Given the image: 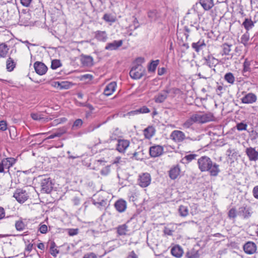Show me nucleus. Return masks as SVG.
Instances as JSON below:
<instances>
[{
  "label": "nucleus",
  "mask_w": 258,
  "mask_h": 258,
  "mask_svg": "<svg viewBox=\"0 0 258 258\" xmlns=\"http://www.w3.org/2000/svg\"><path fill=\"white\" fill-rule=\"evenodd\" d=\"M198 167L201 172H208L211 176H216L220 172L219 165L208 156H203L198 160Z\"/></svg>",
  "instance_id": "obj_1"
},
{
  "label": "nucleus",
  "mask_w": 258,
  "mask_h": 258,
  "mask_svg": "<svg viewBox=\"0 0 258 258\" xmlns=\"http://www.w3.org/2000/svg\"><path fill=\"white\" fill-rule=\"evenodd\" d=\"M145 70L141 64H136L133 67L130 72L131 77L134 79H139L145 74Z\"/></svg>",
  "instance_id": "obj_2"
},
{
  "label": "nucleus",
  "mask_w": 258,
  "mask_h": 258,
  "mask_svg": "<svg viewBox=\"0 0 258 258\" xmlns=\"http://www.w3.org/2000/svg\"><path fill=\"white\" fill-rule=\"evenodd\" d=\"M170 139L175 142L179 143L182 142L184 139H189L192 141L196 140V139H191L190 137H186L185 134L179 130H174L170 135Z\"/></svg>",
  "instance_id": "obj_3"
},
{
  "label": "nucleus",
  "mask_w": 258,
  "mask_h": 258,
  "mask_svg": "<svg viewBox=\"0 0 258 258\" xmlns=\"http://www.w3.org/2000/svg\"><path fill=\"white\" fill-rule=\"evenodd\" d=\"M41 190L42 192L49 194L52 189L51 180L49 177H42L40 180Z\"/></svg>",
  "instance_id": "obj_4"
},
{
  "label": "nucleus",
  "mask_w": 258,
  "mask_h": 258,
  "mask_svg": "<svg viewBox=\"0 0 258 258\" xmlns=\"http://www.w3.org/2000/svg\"><path fill=\"white\" fill-rule=\"evenodd\" d=\"M13 197L15 198L18 203L23 204L28 200L29 195L26 190L18 188L14 193Z\"/></svg>",
  "instance_id": "obj_5"
},
{
  "label": "nucleus",
  "mask_w": 258,
  "mask_h": 258,
  "mask_svg": "<svg viewBox=\"0 0 258 258\" xmlns=\"http://www.w3.org/2000/svg\"><path fill=\"white\" fill-rule=\"evenodd\" d=\"M198 71L200 72L198 74V76L200 78L207 79L210 78L212 76V68L206 66V64H203L201 67H199Z\"/></svg>",
  "instance_id": "obj_6"
},
{
  "label": "nucleus",
  "mask_w": 258,
  "mask_h": 258,
  "mask_svg": "<svg viewBox=\"0 0 258 258\" xmlns=\"http://www.w3.org/2000/svg\"><path fill=\"white\" fill-rule=\"evenodd\" d=\"M151 175L148 173H143L139 176V185L142 187H146L149 186L151 183Z\"/></svg>",
  "instance_id": "obj_7"
},
{
  "label": "nucleus",
  "mask_w": 258,
  "mask_h": 258,
  "mask_svg": "<svg viewBox=\"0 0 258 258\" xmlns=\"http://www.w3.org/2000/svg\"><path fill=\"white\" fill-rule=\"evenodd\" d=\"M196 121L198 123H203L213 120V114H195L194 115Z\"/></svg>",
  "instance_id": "obj_8"
},
{
  "label": "nucleus",
  "mask_w": 258,
  "mask_h": 258,
  "mask_svg": "<svg viewBox=\"0 0 258 258\" xmlns=\"http://www.w3.org/2000/svg\"><path fill=\"white\" fill-rule=\"evenodd\" d=\"M245 154L250 161H256L258 160V150L255 148L248 147L245 150Z\"/></svg>",
  "instance_id": "obj_9"
},
{
  "label": "nucleus",
  "mask_w": 258,
  "mask_h": 258,
  "mask_svg": "<svg viewBox=\"0 0 258 258\" xmlns=\"http://www.w3.org/2000/svg\"><path fill=\"white\" fill-rule=\"evenodd\" d=\"M237 213L244 219L248 218L252 214L251 208L247 206H242L238 209Z\"/></svg>",
  "instance_id": "obj_10"
},
{
  "label": "nucleus",
  "mask_w": 258,
  "mask_h": 258,
  "mask_svg": "<svg viewBox=\"0 0 258 258\" xmlns=\"http://www.w3.org/2000/svg\"><path fill=\"white\" fill-rule=\"evenodd\" d=\"M243 248L246 253L252 254L256 251L257 246L253 242L248 241L244 244Z\"/></svg>",
  "instance_id": "obj_11"
},
{
  "label": "nucleus",
  "mask_w": 258,
  "mask_h": 258,
  "mask_svg": "<svg viewBox=\"0 0 258 258\" xmlns=\"http://www.w3.org/2000/svg\"><path fill=\"white\" fill-rule=\"evenodd\" d=\"M204 60L205 62L203 64H206V66L211 68L216 67L219 62L218 59L214 57L212 54H209L207 56L204 57Z\"/></svg>",
  "instance_id": "obj_12"
},
{
  "label": "nucleus",
  "mask_w": 258,
  "mask_h": 258,
  "mask_svg": "<svg viewBox=\"0 0 258 258\" xmlns=\"http://www.w3.org/2000/svg\"><path fill=\"white\" fill-rule=\"evenodd\" d=\"M34 68L36 73L39 75L45 74L47 71V67L44 63L39 61H36L34 63Z\"/></svg>",
  "instance_id": "obj_13"
},
{
  "label": "nucleus",
  "mask_w": 258,
  "mask_h": 258,
  "mask_svg": "<svg viewBox=\"0 0 258 258\" xmlns=\"http://www.w3.org/2000/svg\"><path fill=\"white\" fill-rule=\"evenodd\" d=\"M116 149L120 153H124L130 146V141L127 140L118 139Z\"/></svg>",
  "instance_id": "obj_14"
},
{
  "label": "nucleus",
  "mask_w": 258,
  "mask_h": 258,
  "mask_svg": "<svg viewBox=\"0 0 258 258\" xmlns=\"http://www.w3.org/2000/svg\"><path fill=\"white\" fill-rule=\"evenodd\" d=\"M114 206L117 212L119 213H123L125 212L126 209L127 203L125 200L120 199L115 202Z\"/></svg>",
  "instance_id": "obj_15"
},
{
  "label": "nucleus",
  "mask_w": 258,
  "mask_h": 258,
  "mask_svg": "<svg viewBox=\"0 0 258 258\" xmlns=\"http://www.w3.org/2000/svg\"><path fill=\"white\" fill-rule=\"evenodd\" d=\"M257 97L256 95L253 93H248L246 94L241 99L242 103L244 104H252L256 102Z\"/></svg>",
  "instance_id": "obj_16"
},
{
  "label": "nucleus",
  "mask_w": 258,
  "mask_h": 258,
  "mask_svg": "<svg viewBox=\"0 0 258 258\" xmlns=\"http://www.w3.org/2000/svg\"><path fill=\"white\" fill-rule=\"evenodd\" d=\"M163 152V147L159 145L153 146L150 148V154L153 157L160 156Z\"/></svg>",
  "instance_id": "obj_17"
},
{
  "label": "nucleus",
  "mask_w": 258,
  "mask_h": 258,
  "mask_svg": "<svg viewBox=\"0 0 258 258\" xmlns=\"http://www.w3.org/2000/svg\"><path fill=\"white\" fill-rule=\"evenodd\" d=\"M171 254L177 258H180L183 253L182 248L179 245H175L171 249Z\"/></svg>",
  "instance_id": "obj_18"
},
{
  "label": "nucleus",
  "mask_w": 258,
  "mask_h": 258,
  "mask_svg": "<svg viewBox=\"0 0 258 258\" xmlns=\"http://www.w3.org/2000/svg\"><path fill=\"white\" fill-rule=\"evenodd\" d=\"M123 43V41L122 40H120L118 41L114 40L111 43H108L106 44L105 49L106 50H116L120 47Z\"/></svg>",
  "instance_id": "obj_19"
},
{
  "label": "nucleus",
  "mask_w": 258,
  "mask_h": 258,
  "mask_svg": "<svg viewBox=\"0 0 258 258\" xmlns=\"http://www.w3.org/2000/svg\"><path fill=\"white\" fill-rule=\"evenodd\" d=\"M31 19V15L28 12L23 11L19 15L20 22L23 25L28 23Z\"/></svg>",
  "instance_id": "obj_20"
},
{
  "label": "nucleus",
  "mask_w": 258,
  "mask_h": 258,
  "mask_svg": "<svg viewBox=\"0 0 258 258\" xmlns=\"http://www.w3.org/2000/svg\"><path fill=\"white\" fill-rule=\"evenodd\" d=\"M116 83L115 82H112L108 84L104 90V94L107 96L111 95L115 90L116 88Z\"/></svg>",
  "instance_id": "obj_21"
},
{
  "label": "nucleus",
  "mask_w": 258,
  "mask_h": 258,
  "mask_svg": "<svg viewBox=\"0 0 258 258\" xmlns=\"http://www.w3.org/2000/svg\"><path fill=\"white\" fill-rule=\"evenodd\" d=\"M199 3L205 11H209L214 6V0H200Z\"/></svg>",
  "instance_id": "obj_22"
},
{
  "label": "nucleus",
  "mask_w": 258,
  "mask_h": 258,
  "mask_svg": "<svg viewBox=\"0 0 258 258\" xmlns=\"http://www.w3.org/2000/svg\"><path fill=\"white\" fill-rule=\"evenodd\" d=\"M168 96V92L166 89L162 91L161 92L158 93L154 97L155 101L156 103H162L167 98Z\"/></svg>",
  "instance_id": "obj_23"
},
{
  "label": "nucleus",
  "mask_w": 258,
  "mask_h": 258,
  "mask_svg": "<svg viewBox=\"0 0 258 258\" xmlns=\"http://www.w3.org/2000/svg\"><path fill=\"white\" fill-rule=\"evenodd\" d=\"M81 61L85 66H91L93 65V59L90 55L82 54L81 55Z\"/></svg>",
  "instance_id": "obj_24"
},
{
  "label": "nucleus",
  "mask_w": 258,
  "mask_h": 258,
  "mask_svg": "<svg viewBox=\"0 0 258 258\" xmlns=\"http://www.w3.org/2000/svg\"><path fill=\"white\" fill-rule=\"evenodd\" d=\"M206 45L204 39H200L197 42H193L191 44L192 48L197 52H199L203 47Z\"/></svg>",
  "instance_id": "obj_25"
},
{
  "label": "nucleus",
  "mask_w": 258,
  "mask_h": 258,
  "mask_svg": "<svg viewBox=\"0 0 258 258\" xmlns=\"http://www.w3.org/2000/svg\"><path fill=\"white\" fill-rule=\"evenodd\" d=\"M180 172V169L178 165L174 166L169 171V176L172 179H176Z\"/></svg>",
  "instance_id": "obj_26"
},
{
  "label": "nucleus",
  "mask_w": 258,
  "mask_h": 258,
  "mask_svg": "<svg viewBox=\"0 0 258 258\" xmlns=\"http://www.w3.org/2000/svg\"><path fill=\"white\" fill-rule=\"evenodd\" d=\"M95 38L100 41H106L108 37L107 34L105 31H97L95 32Z\"/></svg>",
  "instance_id": "obj_27"
},
{
  "label": "nucleus",
  "mask_w": 258,
  "mask_h": 258,
  "mask_svg": "<svg viewBox=\"0 0 258 258\" xmlns=\"http://www.w3.org/2000/svg\"><path fill=\"white\" fill-rule=\"evenodd\" d=\"M155 131L156 130L153 126H149L144 130L145 138L147 139H150L155 135Z\"/></svg>",
  "instance_id": "obj_28"
},
{
  "label": "nucleus",
  "mask_w": 258,
  "mask_h": 258,
  "mask_svg": "<svg viewBox=\"0 0 258 258\" xmlns=\"http://www.w3.org/2000/svg\"><path fill=\"white\" fill-rule=\"evenodd\" d=\"M198 14L195 10L192 11V12H188L187 13L185 18L187 21H190L191 23H193L196 24L197 21Z\"/></svg>",
  "instance_id": "obj_29"
},
{
  "label": "nucleus",
  "mask_w": 258,
  "mask_h": 258,
  "mask_svg": "<svg viewBox=\"0 0 258 258\" xmlns=\"http://www.w3.org/2000/svg\"><path fill=\"white\" fill-rule=\"evenodd\" d=\"M53 86L59 89H68L70 87L71 84L67 81L54 82Z\"/></svg>",
  "instance_id": "obj_30"
},
{
  "label": "nucleus",
  "mask_w": 258,
  "mask_h": 258,
  "mask_svg": "<svg viewBox=\"0 0 258 258\" xmlns=\"http://www.w3.org/2000/svg\"><path fill=\"white\" fill-rule=\"evenodd\" d=\"M232 44H228L227 43H224L221 45V48L222 50L220 52L221 54L223 55H229L230 54V52L231 51V47L232 46Z\"/></svg>",
  "instance_id": "obj_31"
},
{
  "label": "nucleus",
  "mask_w": 258,
  "mask_h": 258,
  "mask_svg": "<svg viewBox=\"0 0 258 258\" xmlns=\"http://www.w3.org/2000/svg\"><path fill=\"white\" fill-rule=\"evenodd\" d=\"M9 47L5 43H0V57L5 58L7 56Z\"/></svg>",
  "instance_id": "obj_32"
},
{
  "label": "nucleus",
  "mask_w": 258,
  "mask_h": 258,
  "mask_svg": "<svg viewBox=\"0 0 258 258\" xmlns=\"http://www.w3.org/2000/svg\"><path fill=\"white\" fill-rule=\"evenodd\" d=\"M127 228L128 226L126 224L119 225L116 227L117 234L120 236L126 235L128 231Z\"/></svg>",
  "instance_id": "obj_33"
},
{
  "label": "nucleus",
  "mask_w": 258,
  "mask_h": 258,
  "mask_svg": "<svg viewBox=\"0 0 258 258\" xmlns=\"http://www.w3.org/2000/svg\"><path fill=\"white\" fill-rule=\"evenodd\" d=\"M246 31H248L254 27V22L251 19L245 18L242 24Z\"/></svg>",
  "instance_id": "obj_34"
},
{
  "label": "nucleus",
  "mask_w": 258,
  "mask_h": 258,
  "mask_svg": "<svg viewBox=\"0 0 258 258\" xmlns=\"http://www.w3.org/2000/svg\"><path fill=\"white\" fill-rule=\"evenodd\" d=\"M197 122L194 115H192L189 119H187L184 123H182V128L181 129H187L189 128L194 123Z\"/></svg>",
  "instance_id": "obj_35"
},
{
  "label": "nucleus",
  "mask_w": 258,
  "mask_h": 258,
  "mask_svg": "<svg viewBox=\"0 0 258 258\" xmlns=\"http://www.w3.org/2000/svg\"><path fill=\"white\" fill-rule=\"evenodd\" d=\"M3 160L5 165V169L8 170L16 162V160L14 158H5L3 159Z\"/></svg>",
  "instance_id": "obj_36"
},
{
  "label": "nucleus",
  "mask_w": 258,
  "mask_h": 258,
  "mask_svg": "<svg viewBox=\"0 0 258 258\" xmlns=\"http://www.w3.org/2000/svg\"><path fill=\"white\" fill-rule=\"evenodd\" d=\"M7 69L9 72H12L13 71L16 67V63L12 58L9 57L7 60L6 62Z\"/></svg>",
  "instance_id": "obj_37"
},
{
  "label": "nucleus",
  "mask_w": 258,
  "mask_h": 258,
  "mask_svg": "<svg viewBox=\"0 0 258 258\" xmlns=\"http://www.w3.org/2000/svg\"><path fill=\"white\" fill-rule=\"evenodd\" d=\"M166 90L167 91L168 94H169L172 97H174L177 95L180 94L181 92L179 89L176 88H172L169 89H166Z\"/></svg>",
  "instance_id": "obj_38"
},
{
  "label": "nucleus",
  "mask_w": 258,
  "mask_h": 258,
  "mask_svg": "<svg viewBox=\"0 0 258 258\" xmlns=\"http://www.w3.org/2000/svg\"><path fill=\"white\" fill-rule=\"evenodd\" d=\"M31 117L34 120H38L42 122H46L48 118L44 117L43 114H30Z\"/></svg>",
  "instance_id": "obj_39"
},
{
  "label": "nucleus",
  "mask_w": 258,
  "mask_h": 258,
  "mask_svg": "<svg viewBox=\"0 0 258 258\" xmlns=\"http://www.w3.org/2000/svg\"><path fill=\"white\" fill-rule=\"evenodd\" d=\"M186 256L187 258H198L200 254L198 250L191 249L186 252Z\"/></svg>",
  "instance_id": "obj_40"
},
{
  "label": "nucleus",
  "mask_w": 258,
  "mask_h": 258,
  "mask_svg": "<svg viewBox=\"0 0 258 258\" xmlns=\"http://www.w3.org/2000/svg\"><path fill=\"white\" fill-rule=\"evenodd\" d=\"M224 79L229 83L233 84L235 82V77L232 73H227L224 76Z\"/></svg>",
  "instance_id": "obj_41"
},
{
  "label": "nucleus",
  "mask_w": 258,
  "mask_h": 258,
  "mask_svg": "<svg viewBox=\"0 0 258 258\" xmlns=\"http://www.w3.org/2000/svg\"><path fill=\"white\" fill-rule=\"evenodd\" d=\"M179 215L182 217H186L188 214V210L187 207L181 205L178 209Z\"/></svg>",
  "instance_id": "obj_42"
},
{
  "label": "nucleus",
  "mask_w": 258,
  "mask_h": 258,
  "mask_svg": "<svg viewBox=\"0 0 258 258\" xmlns=\"http://www.w3.org/2000/svg\"><path fill=\"white\" fill-rule=\"evenodd\" d=\"M159 62V60L158 59L152 60L148 66V71L151 72H155Z\"/></svg>",
  "instance_id": "obj_43"
},
{
  "label": "nucleus",
  "mask_w": 258,
  "mask_h": 258,
  "mask_svg": "<svg viewBox=\"0 0 258 258\" xmlns=\"http://www.w3.org/2000/svg\"><path fill=\"white\" fill-rule=\"evenodd\" d=\"M121 133L118 128H116L111 134L110 136L111 140H118V138L121 137Z\"/></svg>",
  "instance_id": "obj_44"
},
{
  "label": "nucleus",
  "mask_w": 258,
  "mask_h": 258,
  "mask_svg": "<svg viewBox=\"0 0 258 258\" xmlns=\"http://www.w3.org/2000/svg\"><path fill=\"white\" fill-rule=\"evenodd\" d=\"M15 227L18 231H23L25 229V224L23 221L20 219L16 222Z\"/></svg>",
  "instance_id": "obj_45"
},
{
  "label": "nucleus",
  "mask_w": 258,
  "mask_h": 258,
  "mask_svg": "<svg viewBox=\"0 0 258 258\" xmlns=\"http://www.w3.org/2000/svg\"><path fill=\"white\" fill-rule=\"evenodd\" d=\"M240 40L241 43H242L244 46H246L249 40V32L248 31H246V32L242 35Z\"/></svg>",
  "instance_id": "obj_46"
},
{
  "label": "nucleus",
  "mask_w": 258,
  "mask_h": 258,
  "mask_svg": "<svg viewBox=\"0 0 258 258\" xmlns=\"http://www.w3.org/2000/svg\"><path fill=\"white\" fill-rule=\"evenodd\" d=\"M150 110L146 106H144L142 107H140L135 110L131 111L128 113H149Z\"/></svg>",
  "instance_id": "obj_47"
},
{
  "label": "nucleus",
  "mask_w": 258,
  "mask_h": 258,
  "mask_svg": "<svg viewBox=\"0 0 258 258\" xmlns=\"http://www.w3.org/2000/svg\"><path fill=\"white\" fill-rule=\"evenodd\" d=\"M102 19L107 22H114L115 21V18L111 14H105Z\"/></svg>",
  "instance_id": "obj_48"
},
{
  "label": "nucleus",
  "mask_w": 258,
  "mask_h": 258,
  "mask_svg": "<svg viewBox=\"0 0 258 258\" xmlns=\"http://www.w3.org/2000/svg\"><path fill=\"white\" fill-rule=\"evenodd\" d=\"M226 155L229 159H231L236 156V152L234 149H229L226 151Z\"/></svg>",
  "instance_id": "obj_49"
},
{
  "label": "nucleus",
  "mask_w": 258,
  "mask_h": 258,
  "mask_svg": "<svg viewBox=\"0 0 258 258\" xmlns=\"http://www.w3.org/2000/svg\"><path fill=\"white\" fill-rule=\"evenodd\" d=\"M148 17L152 20H156L157 18V12L155 10H150L148 13Z\"/></svg>",
  "instance_id": "obj_50"
},
{
  "label": "nucleus",
  "mask_w": 258,
  "mask_h": 258,
  "mask_svg": "<svg viewBox=\"0 0 258 258\" xmlns=\"http://www.w3.org/2000/svg\"><path fill=\"white\" fill-rule=\"evenodd\" d=\"M64 132H62L61 131H56L55 133L51 134L49 135L47 138H46L45 140L51 139H53L55 137H60L63 134Z\"/></svg>",
  "instance_id": "obj_51"
},
{
  "label": "nucleus",
  "mask_w": 258,
  "mask_h": 258,
  "mask_svg": "<svg viewBox=\"0 0 258 258\" xmlns=\"http://www.w3.org/2000/svg\"><path fill=\"white\" fill-rule=\"evenodd\" d=\"M61 66V64L59 60L54 59L51 61V68L53 70L56 69Z\"/></svg>",
  "instance_id": "obj_52"
},
{
  "label": "nucleus",
  "mask_w": 258,
  "mask_h": 258,
  "mask_svg": "<svg viewBox=\"0 0 258 258\" xmlns=\"http://www.w3.org/2000/svg\"><path fill=\"white\" fill-rule=\"evenodd\" d=\"M197 156V155L196 154H188L185 156V157L182 159V160H186V163H187L194 160Z\"/></svg>",
  "instance_id": "obj_53"
},
{
  "label": "nucleus",
  "mask_w": 258,
  "mask_h": 258,
  "mask_svg": "<svg viewBox=\"0 0 258 258\" xmlns=\"http://www.w3.org/2000/svg\"><path fill=\"white\" fill-rule=\"evenodd\" d=\"M250 62L248 61L247 60V59H246L243 63V73H244V72H249L250 71Z\"/></svg>",
  "instance_id": "obj_54"
},
{
  "label": "nucleus",
  "mask_w": 258,
  "mask_h": 258,
  "mask_svg": "<svg viewBox=\"0 0 258 258\" xmlns=\"http://www.w3.org/2000/svg\"><path fill=\"white\" fill-rule=\"evenodd\" d=\"M83 123V121L81 119H77L74 123L73 125V128L74 130H76L80 128Z\"/></svg>",
  "instance_id": "obj_55"
},
{
  "label": "nucleus",
  "mask_w": 258,
  "mask_h": 258,
  "mask_svg": "<svg viewBox=\"0 0 258 258\" xmlns=\"http://www.w3.org/2000/svg\"><path fill=\"white\" fill-rule=\"evenodd\" d=\"M50 252L51 255L54 256H55L56 254L58 253V250L55 247V245L54 243L51 244L50 246Z\"/></svg>",
  "instance_id": "obj_56"
},
{
  "label": "nucleus",
  "mask_w": 258,
  "mask_h": 258,
  "mask_svg": "<svg viewBox=\"0 0 258 258\" xmlns=\"http://www.w3.org/2000/svg\"><path fill=\"white\" fill-rule=\"evenodd\" d=\"M217 84L218 85L216 89V92L218 95L221 96L223 92L224 89L222 85H219L218 83H217Z\"/></svg>",
  "instance_id": "obj_57"
},
{
  "label": "nucleus",
  "mask_w": 258,
  "mask_h": 258,
  "mask_svg": "<svg viewBox=\"0 0 258 258\" xmlns=\"http://www.w3.org/2000/svg\"><path fill=\"white\" fill-rule=\"evenodd\" d=\"M110 166H107L101 169V170L100 171V173L102 175L106 176L109 174V173H110Z\"/></svg>",
  "instance_id": "obj_58"
},
{
  "label": "nucleus",
  "mask_w": 258,
  "mask_h": 258,
  "mask_svg": "<svg viewBox=\"0 0 258 258\" xmlns=\"http://www.w3.org/2000/svg\"><path fill=\"white\" fill-rule=\"evenodd\" d=\"M174 230L173 228H170L169 227H166L164 229V233L168 235L171 236L173 235Z\"/></svg>",
  "instance_id": "obj_59"
},
{
  "label": "nucleus",
  "mask_w": 258,
  "mask_h": 258,
  "mask_svg": "<svg viewBox=\"0 0 258 258\" xmlns=\"http://www.w3.org/2000/svg\"><path fill=\"white\" fill-rule=\"evenodd\" d=\"M247 125L243 123L240 122L237 123L236 125V128L238 131H245L246 130Z\"/></svg>",
  "instance_id": "obj_60"
},
{
  "label": "nucleus",
  "mask_w": 258,
  "mask_h": 258,
  "mask_svg": "<svg viewBox=\"0 0 258 258\" xmlns=\"http://www.w3.org/2000/svg\"><path fill=\"white\" fill-rule=\"evenodd\" d=\"M39 231L42 234L46 233L47 232V226L45 224H40Z\"/></svg>",
  "instance_id": "obj_61"
},
{
  "label": "nucleus",
  "mask_w": 258,
  "mask_h": 258,
  "mask_svg": "<svg viewBox=\"0 0 258 258\" xmlns=\"http://www.w3.org/2000/svg\"><path fill=\"white\" fill-rule=\"evenodd\" d=\"M228 216L231 218H235L236 217V211L235 209H231L228 212Z\"/></svg>",
  "instance_id": "obj_62"
},
{
  "label": "nucleus",
  "mask_w": 258,
  "mask_h": 258,
  "mask_svg": "<svg viewBox=\"0 0 258 258\" xmlns=\"http://www.w3.org/2000/svg\"><path fill=\"white\" fill-rule=\"evenodd\" d=\"M7 129V124L6 121H0V131H5Z\"/></svg>",
  "instance_id": "obj_63"
},
{
  "label": "nucleus",
  "mask_w": 258,
  "mask_h": 258,
  "mask_svg": "<svg viewBox=\"0 0 258 258\" xmlns=\"http://www.w3.org/2000/svg\"><path fill=\"white\" fill-rule=\"evenodd\" d=\"M252 194L253 197L258 199V185L254 186L252 190Z\"/></svg>",
  "instance_id": "obj_64"
}]
</instances>
